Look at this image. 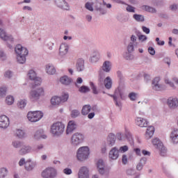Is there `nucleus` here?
I'll use <instances>...</instances> for the list:
<instances>
[{
  "label": "nucleus",
  "mask_w": 178,
  "mask_h": 178,
  "mask_svg": "<svg viewBox=\"0 0 178 178\" xmlns=\"http://www.w3.org/2000/svg\"><path fill=\"white\" fill-rule=\"evenodd\" d=\"M15 51L17 63L24 65L26 60V57L29 55V50L27 48L24 47L22 44H17L15 48Z\"/></svg>",
  "instance_id": "f257e3e1"
},
{
  "label": "nucleus",
  "mask_w": 178,
  "mask_h": 178,
  "mask_svg": "<svg viewBox=\"0 0 178 178\" xmlns=\"http://www.w3.org/2000/svg\"><path fill=\"white\" fill-rule=\"evenodd\" d=\"M90 147L88 146H82L76 151V160L79 161V162H86V161L90 158Z\"/></svg>",
  "instance_id": "f03ea898"
},
{
  "label": "nucleus",
  "mask_w": 178,
  "mask_h": 178,
  "mask_svg": "<svg viewBox=\"0 0 178 178\" xmlns=\"http://www.w3.org/2000/svg\"><path fill=\"white\" fill-rule=\"evenodd\" d=\"M63 131H65V124L60 122H55L51 126V133L56 137L62 136Z\"/></svg>",
  "instance_id": "7ed1b4c3"
},
{
  "label": "nucleus",
  "mask_w": 178,
  "mask_h": 178,
  "mask_svg": "<svg viewBox=\"0 0 178 178\" xmlns=\"http://www.w3.org/2000/svg\"><path fill=\"white\" fill-rule=\"evenodd\" d=\"M84 142V134L79 132L74 133L71 137V144L73 147H79Z\"/></svg>",
  "instance_id": "20e7f679"
},
{
  "label": "nucleus",
  "mask_w": 178,
  "mask_h": 178,
  "mask_svg": "<svg viewBox=\"0 0 178 178\" xmlns=\"http://www.w3.org/2000/svg\"><path fill=\"white\" fill-rule=\"evenodd\" d=\"M111 61H105L103 63L102 70L99 72V81H104V79H105V73H109V72H111Z\"/></svg>",
  "instance_id": "39448f33"
},
{
  "label": "nucleus",
  "mask_w": 178,
  "mask_h": 178,
  "mask_svg": "<svg viewBox=\"0 0 178 178\" xmlns=\"http://www.w3.org/2000/svg\"><path fill=\"white\" fill-rule=\"evenodd\" d=\"M43 116L44 113L40 111H29L27 114L28 120L32 122H35L41 120Z\"/></svg>",
  "instance_id": "423d86ee"
},
{
  "label": "nucleus",
  "mask_w": 178,
  "mask_h": 178,
  "mask_svg": "<svg viewBox=\"0 0 178 178\" xmlns=\"http://www.w3.org/2000/svg\"><path fill=\"white\" fill-rule=\"evenodd\" d=\"M110 97L113 98V101L115 104V106L118 108H122V102H120L121 99H123V91L122 90L118 88L115 90L114 95H108Z\"/></svg>",
  "instance_id": "0eeeda50"
},
{
  "label": "nucleus",
  "mask_w": 178,
  "mask_h": 178,
  "mask_svg": "<svg viewBox=\"0 0 178 178\" xmlns=\"http://www.w3.org/2000/svg\"><path fill=\"white\" fill-rule=\"evenodd\" d=\"M97 171L102 176L108 177L109 176V170L105 168V162L102 159H99L96 163Z\"/></svg>",
  "instance_id": "6e6552de"
},
{
  "label": "nucleus",
  "mask_w": 178,
  "mask_h": 178,
  "mask_svg": "<svg viewBox=\"0 0 178 178\" xmlns=\"http://www.w3.org/2000/svg\"><path fill=\"white\" fill-rule=\"evenodd\" d=\"M57 175L58 171L52 167L47 168L41 174L42 178H55Z\"/></svg>",
  "instance_id": "1a4fd4ad"
},
{
  "label": "nucleus",
  "mask_w": 178,
  "mask_h": 178,
  "mask_svg": "<svg viewBox=\"0 0 178 178\" xmlns=\"http://www.w3.org/2000/svg\"><path fill=\"white\" fill-rule=\"evenodd\" d=\"M33 152V147L29 144L22 143L20 149L18 151L19 155L21 156H24V155H27L28 154H31Z\"/></svg>",
  "instance_id": "9d476101"
},
{
  "label": "nucleus",
  "mask_w": 178,
  "mask_h": 178,
  "mask_svg": "<svg viewBox=\"0 0 178 178\" xmlns=\"http://www.w3.org/2000/svg\"><path fill=\"white\" fill-rule=\"evenodd\" d=\"M30 95H31V99H32V101H37L40 99V97H41L42 95H44V88H39L35 90H32L30 92Z\"/></svg>",
  "instance_id": "9b49d317"
},
{
  "label": "nucleus",
  "mask_w": 178,
  "mask_h": 178,
  "mask_svg": "<svg viewBox=\"0 0 178 178\" xmlns=\"http://www.w3.org/2000/svg\"><path fill=\"white\" fill-rule=\"evenodd\" d=\"M79 178H90V170L87 166H82L78 172Z\"/></svg>",
  "instance_id": "f8f14e48"
},
{
  "label": "nucleus",
  "mask_w": 178,
  "mask_h": 178,
  "mask_svg": "<svg viewBox=\"0 0 178 178\" xmlns=\"http://www.w3.org/2000/svg\"><path fill=\"white\" fill-rule=\"evenodd\" d=\"M28 77L30 80H33L35 86H40V84H41V78L37 77V74L34 70H31L29 71Z\"/></svg>",
  "instance_id": "ddd939ff"
},
{
  "label": "nucleus",
  "mask_w": 178,
  "mask_h": 178,
  "mask_svg": "<svg viewBox=\"0 0 178 178\" xmlns=\"http://www.w3.org/2000/svg\"><path fill=\"white\" fill-rule=\"evenodd\" d=\"M35 166H37V162L33 161L31 159H29L26 160V163L24 165V169L26 170V172H32V170H34L35 168Z\"/></svg>",
  "instance_id": "4468645a"
},
{
  "label": "nucleus",
  "mask_w": 178,
  "mask_h": 178,
  "mask_svg": "<svg viewBox=\"0 0 178 178\" xmlns=\"http://www.w3.org/2000/svg\"><path fill=\"white\" fill-rule=\"evenodd\" d=\"M86 1H90L92 2H94V7L95 10H97V12H99L101 15H106L107 13L106 10L101 7V3H99L98 0H86Z\"/></svg>",
  "instance_id": "2eb2a0df"
},
{
  "label": "nucleus",
  "mask_w": 178,
  "mask_h": 178,
  "mask_svg": "<svg viewBox=\"0 0 178 178\" xmlns=\"http://www.w3.org/2000/svg\"><path fill=\"white\" fill-rule=\"evenodd\" d=\"M91 111H97V106H94L91 107L90 104H86L82 107L81 115H83V116H87Z\"/></svg>",
  "instance_id": "dca6fc26"
},
{
  "label": "nucleus",
  "mask_w": 178,
  "mask_h": 178,
  "mask_svg": "<svg viewBox=\"0 0 178 178\" xmlns=\"http://www.w3.org/2000/svg\"><path fill=\"white\" fill-rule=\"evenodd\" d=\"M108 158L112 161H116L119 158V149L116 147H113L109 152Z\"/></svg>",
  "instance_id": "f3484780"
},
{
  "label": "nucleus",
  "mask_w": 178,
  "mask_h": 178,
  "mask_svg": "<svg viewBox=\"0 0 178 178\" xmlns=\"http://www.w3.org/2000/svg\"><path fill=\"white\" fill-rule=\"evenodd\" d=\"M9 118L6 115L0 116V128L1 129H8L9 127Z\"/></svg>",
  "instance_id": "a211bd4d"
},
{
  "label": "nucleus",
  "mask_w": 178,
  "mask_h": 178,
  "mask_svg": "<svg viewBox=\"0 0 178 178\" xmlns=\"http://www.w3.org/2000/svg\"><path fill=\"white\" fill-rule=\"evenodd\" d=\"M167 104L170 109H176L178 106L177 97H169L167 101Z\"/></svg>",
  "instance_id": "6ab92c4d"
},
{
  "label": "nucleus",
  "mask_w": 178,
  "mask_h": 178,
  "mask_svg": "<svg viewBox=\"0 0 178 178\" xmlns=\"http://www.w3.org/2000/svg\"><path fill=\"white\" fill-rule=\"evenodd\" d=\"M76 129H77V124L73 120L70 121L66 129V134H72Z\"/></svg>",
  "instance_id": "aec40b11"
},
{
  "label": "nucleus",
  "mask_w": 178,
  "mask_h": 178,
  "mask_svg": "<svg viewBox=\"0 0 178 178\" xmlns=\"http://www.w3.org/2000/svg\"><path fill=\"white\" fill-rule=\"evenodd\" d=\"M54 3L58 8H60V9L69 10V4L65 0H54Z\"/></svg>",
  "instance_id": "412c9836"
},
{
  "label": "nucleus",
  "mask_w": 178,
  "mask_h": 178,
  "mask_svg": "<svg viewBox=\"0 0 178 178\" xmlns=\"http://www.w3.org/2000/svg\"><path fill=\"white\" fill-rule=\"evenodd\" d=\"M149 123L148 120L145 118L138 117L136 119V124L139 127H148Z\"/></svg>",
  "instance_id": "4be33fe9"
},
{
  "label": "nucleus",
  "mask_w": 178,
  "mask_h": 178,
  "mask_svg": "<svg viewBox=\"0 0 178 178\" xmlns=\"http://www.w3.org/2000/svg\"><path fill=\"white\" fill-rule=\"evenodd\" d=\"M0 38L8 42H13L14 41L13 37L12 35H8L3 29H0Z\"/></svg>",
  "instance_id": "5701e85b"
},
{
  "label": "nucleus",
  "mask_w": 178,
  "mask_h": 178,
  "mask_svg": "<svg viewBox=\"0 0 178 178\" xmlns=\"http://www.w3.org/2000/svg\"><path fill=\"white\" fill-rule=\"evenodd\" d=\"M170 140L172 144H178V129H174L170 134Z\"/></svg>",
  "instance_id": "b1692460"
},
{
  "label": "nucleus",
  "mask_w": 178,
  "mask_h": 178,
  "mask_svg": "<svg viewBox=\"0 0 178 178\" xmlns=\"http://www.w3.org/2000/svg\"><path fill=\"white\" fill-rule=\"evenodd\" d=\"M69 52V44L67 43H62L59 47V55L60 56H65Z\"/></svg>",
  "instance_id": "393cba45"
},
{
  "label": "nucleus",
  "mask_w": 178,
  "mask_h": 178,
  "mask_svg": "<svg viewBox=\"0 0 178 178\" xmlns=\"http://www.w3.org/2000/svg\"><path fill=\"white\" fill-rule=\"evenodd\" d=\"M85 69H86V66L84 65V59L79 58L76 60V72H84Z\"/></svg>",
  "instance_id": "a878e982"
},
{
  "label": "nucleus",
  "mask_w": 178,
  "mask_h": 178,
  "mask_svg": "<svg viewBox=\"0 0 178 178\" xmlns=\"http://www.w3.org/2000/svg\"><path fill=\"white\" fill-rule=\"evenodd\" d=\"M45 72L47 73V74H49L50 76H52L56 73V69L52 64H47L45 66Z\"/></svg>",
  "instance_id": "bb28decb"
},
{
  "label": "nucleus",
  "mask_w": 178,
  "mask_h": 178,
  "mask_svg": "<svg viewBox=\"0 0 178 178\" xmlns=\"http://www.w3.org/2000/svg\"><path fill=\"white\" fill-rule=\"evenodd\" d=\"M89 60L91 62V63H97V62L99 60V52L97 51H94L91 54Z\"/></svg>",
  "instance_id": "cd10ccee"
},
{
  "label": "nucleus",
  "mask_w": 178,
  "mask_h": 178,
  "mask_svg": "<svg viewBox=\"0 0 178 178\" xmlns=\"http://www.w3.org/2000/svg\"><path fill=\"white\" fill-rule=\"evenodd\" d=\"M116 143V136L114 134H109L107 137V144L110 147H113Z\"/></svg>",
  "instance_id": "c85d7f7f"
},
{
  "label": "nucleus",
  "mask_w": 178,
  "mask_h": 178,
  "mask_svg": "<svg viewBox=\"0 0 178 178\" xmlns=\"http://www.w3.org/2000/svg\"><path fill=\"white\" fill-rule=\"evenodd\" d=\"M154 133H155V128L152 126L148 127L145 134L146 140L152 138V136H154Z\"/></svg>",
  "instance_id": "c756f323"
},
{
  "label": "nucleus",
  "mask_w": 178,
  "mask_h": 178,
  "mask_svg": "<svg viewBox=\"0 0 178 178\" xmlns=\"http://www.w3.org/2000/svg\"><path fill=\"white\" fill-rule=\"evenodd\" d=\"M35 140H40V138L45 139L47 138V135L44 134V130L39 129L35 131L34 136H33Z\"/></svg>",
  "instance_id": "7c9ffc66"
},
{
  "label": "nucleus",
  "mask_w": 178,
  "mask_h": 178,
  "mask_svg": "<svg viewBox=\"0 0 178 178\" xmlns=\"http://www.w3.org/2000/svg\"><path fill=\"white\" fill-rule=\"evenodd\" d=\"M72 81H73V79H72V78L66 75L62 76L60 79V82L61 83V84H63L64 86H69Z\"/></svg>",
  "instance_id": "2f4dec72"
},
{
  "label": "nucleus",
  "mask_w": 178,
  "mask_h": 178,
  "mask_svg": "<svg viewBox=\"0 0 178 178\" xmlns=\"http://www.w3.org/2000/svg\"><path fill=\"white\" fill-rule=\"evenodd\" d=\"M104 87H105L107 90H111V88H112V79H111L110 76H107V77L104 80Z\"/></svg>",
  "instance_id": "473e14b6"
},
{
  "label": "nucleus",
  "mask_w": 178,
  "mask_h": 178,
  "mask_svg": "<svg viewBox=\"0 0 178 178\" xmlns=\"http://www.w3.org/2000/svg\"><path fill=\"white\" fill-rule=\"evenodd\" d=\"M152 88L156 91L161 90V86L159 85V78H155L152 81Z\"/></svg>",
  "instance_id": "72a5a7b5"
},
{
  "label": "nucleus",
  "mask_w": 178,
  "mask_h": 178,
  "mask_svg": "<svg viewBox=\"0 0 178 178\" xmlns=\"http://www.w3.org/2000/svg\"><path fill=\"white\" fill-rule=\"evenodd\" d=\"M145 163H147V158H142L136 165V170L139 171L143 170V168H144Z\"/></svg>",
  "instance_id": "f704fd0d"
},
{
  "label": "nucleus",
  "mask_w": 178,
  "mask_h": 178,
  "mask_svg": "<svg viewBox=\"0 0 178 178\" xmlns=\"http://www.w3.org/2000/svg\"><path fill=\"white\" fill-rule=\"evenodd\" d=\"M152 143L153 145L155 147V148H156L157 149H161V147L163 145L162 142H161V140L158 138L153 139L152 140Z\"/></svg>",
  "instance_id": "c9c22d12"
},
{
  "label": "nucleus",
  "mask_w": 178,
  "mask_h": 178,
  "mask_svg": "<svg viewBox=\"0 0 178 178\" xmlns=\"http://www.w3.org/2000/svg\"><path fill=\"white\" fill-rule=\"evenodd\" d=\"M133 19H134V20H136V22H138V23H143V22L145 21L144 15L140 14H134L133 15Z\"/></svg>",
  "instance_id": "e433bc0d"
},
{
  "label": "nucleus",
  "mask_w": 178,
  "mask_h": 178,
  "mask_svg": "<svg viewBox=\"0 0 178 178\" xmlns=\"http://www.w3.org/2000/svg\"><path fill=\"white\" fill-rule=\"evenodd\" d=\"M137 47H138V44H136V43H131V42H129L128 45H127V51L129 53H133L134 52V49L135 48H137Z\"/></svg>",
  "instance_id": "4c0bfd02"
},
{
  "label": "nucleus",
  "mask_w": 178,
  "mask_h": 178,
  "mask_svg": "<svg viewBox=\"0 0 178 178\" xmlns=\"http://www.w3.org/2000/svg\"><path fill=\"white\" fill-rule=\"evenodd\" d=\"M92 6H94L93 1H89L85 3L86 9H87V10H89L90 12H94V7Z\"/></svg>",
  "instance_id": "58836bf2"
},
{
  "label": "nucleus",
  "mask_w": 178,
  "mask_h": 178,
  "mask_svg": "<svg viewBox=\"0 0 178 178\" xmlns=\"http://www.w3.org/2000/svg\"><path fill=\"white\" fill-rule=\"evenodd\" d=\"M143 10H145L146 12H149L150 13H156V10L154 8H152L149 6L144 5L142 6Z\"/></svg>",
  "instance_id": "ea45409f"
},
{
  "label": "nucleus",
  "mask_w": 178,
  "mask_h": 178,
  "mask_svg": "<svg viewBox=\"0 0 178 178\" xmlns=\"http://www.w3.org/2000/svg\"><path fill=\"white\" fill-rule=\"evenodd\" d=\"M16 136L18 138L22 139L26 138V133L22 129H17L15 132Z\"/></svg>",
  "instance_id": "a19ab883"
},
{
  "label": "nucleus",
  "mask_w": 178,
  "mask_h": 178,
  "mask_svg": "<svg viewBox=\"0 0 178 178\" xmlns=\"http://www.w3.org/2000/svg\"><path fill=\"white\" fill-rule=\"evenodd\" d=\"M61 102L60 97L54 96L51 99V104L52 105H59Z\"/></svg>",
  "instance_id": "79ce46f5"
},
{
  "label": "nucleus",
  "mask_w": 178,
  "mask_h": 178,
  "mask_svg": "<svg viewBox=\"0 0 178 178\" xmlns=\"http://www.w3.org/2000/svg\"><path fill=\"white\" fill-rule=\"evenodd\" d=\"M8 173L9 171L6 168H0V178H6L8 176Z\"/></svg>",
  "instance_id": "37998d69"
},
{
  "label": "nucleus",
  "mask_w": 178,
  "mask_h": 178,
  "mask_svg": "<svg viewBox=\"0 0 178 178\" xmlns=\"http://www.w3.org/2000/svg\"><path fill=\"white\" fill-rule=\"evenodd\" d=\"M23 142L20 140H13L11 143V145L13 147V148H21L22 145H23Z\"/></svg>",
  "instance_id": "c03bdc74"
},
{
  "label": "nucleus",
  "mask_w": 178,
  "mask_h": 178,
  "mask_svg": "<svg viewBox=\"0 0 178 178\" xmlns=\"http://www.w3.org/2000/svg\"><path fill=\"white\" fill-rule=\"evenodd\" d=\"M139 41H141V42H144L145 41H147V40H148V38L147 37V35H142L141 32H138L136 34Z\"/></svg>",
  "instance_id": "a18cd8bd"
},
{
  "label": "nucleus",
  "mask_w": 178,
  "mask_h": 178,
  "mask_svg": "<svg viewBox=\"0 0 178 178\" xmlns=\"http://www.w3.org/2000/svg\"><path fill=\"white\" fill-rule=\"evenodd\" d=\"M80 116V111L78 109H74L71 111V118L72 119H76V118H79Z\"/></svg>",
  "instance_id": "49530a36"
},
{
  "label": "nucleus",
  "mask_w": 178,
  "mask_h": 178,
  "mask_svg": "<svg viewBox=\"0 0 178 178\" xmlns=\"http://www.w3.org/2000/svg\"><path fill=\"white\" fill-rule=\"evenodd\" d=\"M79 92L86 94V92H90V88L86 86H82L79 89Z\"/></svg>",
  "instance_id": "de8ad7c7"
},
{
  "label": "nucleus",
  "mask_w": 178,
  "mask_h": 178,
  "mask_svg": "<svg viewBox=\"0 0 178 178\" xmlns=\"http://www.w3.org/2000/svg\"><path fill=\"white\" fill-rule=\"evenodd\" d=\"M159 152H160V155L161 156H166V147H165V146H163V145H162L160 147V149H158Z\"/></svg>",
  "instance_id": "09e8293b"
},
{
  "label": "nucleus",
  "mask_w": 178,
  "mask_h": 178,
  "mask_svg": "<svg viewBox=\"0 0 178 178\" xmlns=\"http://www.w3.org/2000/svg\"><path fill=\"white\" fill-rule=\"evenodd\" d=\"M90 86L93 94H95L96 95L99 94V91H98V90L97 89V86H95L93 82H90Z\"/></svg>",
  "instance_id": "8fccbe9b"
},
{
  "label": "nucleus",
  "mask_w": 178,
  "mask_h": 178,
  "mask_svg": "<svg viewBox=\"0 0 178 178\" xmlns=\"http://www.w3.org/2000/svg\"><path fill=\"white\" fill-rule=\"evenodd\" d=\"M124 5L127 6L126 10L129 12V13H136V8L134 7L127 3Z\"/></svg>",
  "instance_id": "3c124183"
},
{
  "label": "nucleus",
  "mask_w": 178,
  "mask_h": 178,
  "mask_svg": "<svg viewBox=\"0 0 178 178\" xmlns=\"http://www.w3.org/2000/svg\"><path fill=\"white\" fill-rule=\"evenodd\" d=\"M125 136L128 141L129 142V144H131V145H133V144H134V140L133 139V136H131V134L128 132L125 134Z\"/></svg>",
  "instance_id": "603ef678"
},
{
  "label": "nucleus",
  "mask_w": 178,
  "mask_h": 178,
  "mask_svg": "<svg viewBox=\"0 0 178 178\" xmlns=\"http://www.w3.org/2000/svg\"><path fill=\"white\" fill-rule=\"evenodd\" d=\"M15 101L13 96H7L6 99V103L7 105H12Z\"/></svg>",
  "instance_id": "864d4df0"
},
{
  "label": "nucleus",
  "mask_w": 178,
  "mask_h": 178,
  "mask_svg": "<svg viewBox=\"0 0 178 178\" xmlns=\"http://www.w3.org/2000/svg\"><path fill=\"white\" fill-rule=\"evenodd\" d=\"M17 105L19 109H24V108L26 107V105H27V102H26V100H20Z\"/></svg>",
  "instance_id": "5fc2aeb1"
},
{
  "label": "nucleus",
  "mask_w": 178,
  "mask_h": 178,
  "mask_svg": "<svg viewBox=\"0 0 178 178\" xmlns=\"http://www.w3.org/2000/svg\"><path fill=\"white\" fill-rule=\"evenodd\" d=\"M129 42L132 44H136L138 45V42H137V36H136V35H131L130 37Z\"/></svg>",
  "instance_id": "6e6d98bb"
},
{
  "label": "nucleus",
  "mask_w": 178,
  "mask_h": 178,
  "mask_svg": "<svg viewBox=\"0 0 178 178\" xmlns=\"http://www.w3.org/2000/svg\"><path fill=\"white\" fill-rule=\"evenodd\" d=\"M7 57H6V54L3 51V50L0 49V60L3 61L6 60Z\"/></svg>",
  "instance_id": "4d7b16f0"
},
{
  "label": "nucleus",
  "mask_w": 178,
  "mask_h": 178,
  "mask_svg": "<svg viewBox=\"0 0 178 178\" xmlns=\"http://www.w3.org/2000/svg\"><path fill=\"white\" fill-rule=\"evenodd\" d=\"M6 88L2 87L0 88V97L2 98L3 97H6Z\"/></svg>",
  "instance_id": "13d9d810"
},
{
  "label": "nucleus",
  "mask_w": 178,
  "mask_h": 178,
  "mask_svg": "<svg viewBox=\"0 0 178 178\" xmlns=\"http://www.w3.org/2000/svg\"><path fill=\"white\" fill-rule=\"evenodd\" d=\"M125 59H127V60H133V59H134V55L131 54V53L128 52L126 53V56H124Z\"/></svg>",
  "instance_id": "bf43d9fd"
},
{
  "label": "nucleus",
  "mask_w": 178,
  "mask_h": 178,
  "mask_svg": "<svg viewBox=\"0 0 178 178\" xmlns=\"http://www.w3.org/2000/svg\"><path fill=\"white\" fill-rule=\"evenodd\" d=\"M137 93L136 92H131L129 94V98L131 99V101H136L137 99Z\"/></svg>",
  "instance_id": "052dcab7"
},
{
  "label": "nucleus",
  "mask_w": 178,
  "mask_h": 178,
  "mask_svg": "<svg viewBox=\"0 0 178 178\" xmlns=\"http://www.w3.org/2000/svg\"><path fill=\"white\" fill-rule=\"evenodd\" d=\"M13 76V72L10 70H7L4 73V76L7 79H11V77Z\"/></svg>",
  "instance_id": "680f3d73"
},
{
  "label": "nucleus",
  "mask_w": 178,
  "mask_h": 178,
  "mask_svg": "<svg viewBox=\"0 0 178 178\" xmlns=\"http://www.w3.org/2000/svg\"><path fill=\"white\" fill-rule=\"evenodd\" d=\"M127 176H134L136 175V170L133 168H129L127 170Z\"/></svg>",
  "instance_id": "e2e57ef3"
},
{
  "label": "nucleus",
  "mask_w": 178,
  "mask_h": 178,
  "mask_svg": "<svg viewBox=\"0 0 178 178\" xmlns=\"http://www.w3.org/2000/svg\"><path fill=\"white\" fill-rule=\"evenodd\" d=\"M26 163H27V161L24 157L21 158L18 162L19 166H24V165L26 166Z\"/></svg>",
  "instance_id": "0e129e2a"
},
{
  "label": "nucleus",
  "mask_w": 178,
  "mask_h": 178,
  "mask_svg": "<svg viewBox=\"0 0 178 178\" xmlns=\"http://www.w3.org/2000/svg\"><path fill=\"white\" fill-rule=\"evenodd\" d=\"M60 98L61 99V102H66V101L69 99V94L65 93L60 97Z\"/></svg>",
  "instance_id": "69168bd1"
},
{
  "label": "nucleus",
  "mask_w": 178,
  "mask_h": 178,
  "mask_svg": "<svg viewBox=\"0 0 178 178\" xmlns=\"http://www.w3.org/2000/svg\"><path fill=\"white\" fill-rule=\"evenodd\" d=\"M118 151L120 152H127V151H129V147L127 145H124L120 147V149H118Z\"/></svg>",
  "instance_id": "338daca9"
},
{
  "label": "nucleus",
  "mask_w": 178,
  "mask_h": 178,
  "mask_svg": "<svg viewBox=\"0 0 178 178\" xmlns=\"http://www.w3.org/2000/svg\"><path fill=\"white\" fill-rule=\"evenodd\" d=\"M63 173H64V175H72V173H73V171L72 170V169L69 168H66L63 170Z\"/></svg>",
  "instance_id": "774afa93"
}]
</instances>
